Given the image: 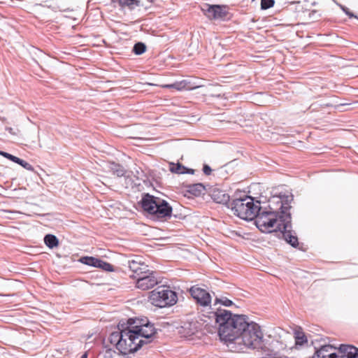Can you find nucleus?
Returning <instances> with one entry per match:
<instances>
[{
  "instance_id": "obj_1",
  "label": "nucleus",
  "mask_w": 358,
  "mask_h": 358,
  "mask_svg": "<svg viewBox=\"0 0 358 358\" xmlns=\"http://www.w3.org/2000/svg\"><path fill=\"white\" fill-rule=\"evenodd\" d=\"M208 317L214 318L218 326V335L222 341L234 343L236 337L234 336L238 328L241 326L243 320L248 319L245 315L233 314L230 310L217 308L209 313Z\"/></svg>"
},
{
  "instance_id": "obj_2",
  "label": "nucleus",
  "mask_w": 358,
  "mask_h": 358,
  "mask_svg": "<svg viewBox=\"0 0 358 358\" xmlns=\"http://www.w3.org/2000/svg\"><path fill=\"white\" fill-rule=\"evenodd\" d=\"M139 204L152 220H167L172 216L173 208L169 203L149 193L142 194Z\"/></svg>"
},
{
  "instance_id": "obj_3",
  "label": "nucleus",
  "mask_w": 358,
  "mask_h": 358,
  "mask_svg": "<svg viewBox=\"0 0 358 358\" xmlns=\"http://www.w3.org/2000/svg\"><path fill=\"white\" fill-rule=\"evenodd\" d=\"M241 326H240L234 336L236 337L237 342L241 343L242 342L244 345L257 348L259 346L263 338V333L261 330L259 325L252 321H250L249 318L243 320Z\"/></svg>"
},
{
  "instance_id": "obj_4",
  "label": "nucleus",
  "mask_w": 358,
  "mask_h": 358,
  "mask_svg": "<svg viewBox=\"0 0 358 358\" xmlns=\"http://www.w3.org/2000/svg\"><path fill=\"white\" fill-rule=\"evenodd\" d=\"M251 196L245 195L243 197L232 199L229 208L234 214L244 220H252L257 216V212L261 210L260 202L256 201Z\"/></svg>"
},
{
  "instance_id": "obj_5",
  "label": "nucleus",
  "mask_w": 358,
  "mask_h": 358,
  "mask_svg": "<svg viewBox=\"0 0 358 358\" xmlns=\"http://www.w3.org/2000/svg\"><path fill=\"white\" fill-rule=\"evenodd\" d=\"M148 298L153 306L159 308L173 306L178 301L177 293L166 285L158 286L150 292Z\"/></svg>"
},
{
  "instance_id": "obj_6",
  "label": "nucleus",
  "mask_w": 358,
  "mask_h": 358,
  "mask_svg": "<svg viewBox=\"0 0 358 358\" xmlns=\"http://www.w3.org/2000/svg\"><path fill=\"white\" fill-rule=\"evenodd\" d=\"M276 237L284 240L287 244L294 248H298L299 242L296 232L292 230V216L286 215L285 218L278 222L276 228L273 230Z\"/></svg>"
},
{
  "instance_id": "obj_7",
  "label": "nucleus",
  "mask_w": 358,
  "mask_h": 358,
  "mask_svg": "<svg viewBox=\"0 0 358 358\" xmlns=\"http://www.w3.org/2000/svg\"><path fill=\"white\" fill-rule=\"evenodd\" d=\"M136 323L134 318H129L126 324V333L127 336L122 338V347L117 348L119 354L122 355H127L133 354L139 350L143 345L144 343L142 341H138V338L131 334V325Z\"/></svg>"
},
{
  "instance_id": "obj_8",
  "label": "nucleus",
  "mask_w": 358,
  "mask_h": 358,
  "mask_svg": "<svg viewBox=\"0 0 358 358\" xmlns=\"http://www.w3.org/2000/svg\"><path fill=\"white\" fill-rule=\"evenodd\" d=\"M293 201V195L280 194L278 196H273L268 200V210L273 211L275 214H278L280 222L286 215L292 216L290 209L292 208L290 203Z\"/></svg>"
},
{
  "instance_id": "obj_9",
  "label": "nucleus",
  "mask_w": 358,
  "mask_h": 358,
  "mask_svg": "<svg viewBox=\"0 0 358 358\" xmlns=\"http://www.w3.org/2000/svg\"><path fill=\"white\" fill-rule=\"evenodd\" d=\"M131 334L142 341L144 345L150 343L156 337L157 329L148 320H141L138 324L131 325Z\"/></svg>"
},
{
  "instance_id": "obj_10",
  "label": "nucleus",
  "mask_w": 358,
  "mask_h": 358,
  "mask_svg": "<svg viewBox=\"0 0 358 358\" xmlns=\"http://www.w3.org/2000/svg\"><path fill=\"white\" fill-rule=\"evenodd\" d=\"M255 224L257 227L263 233H274L271 229L275 224L276 226L280 222L278 214H275L273 211L268 210H260L257 212V216L255 217Z\"/></svg>"
},
{
  "instance_id": "obj_11",
  "label": "nucleus",
  "mask_w": 358,
  "mask_h": 358,
  "mask_svg": "<svg viewBox=\"0 0 358 358\" xmlns=\"http://www.w3.org/2000/svg\"><path fill=\"white\" fill-rule=\"evenodd\" d=\"M189 292L197 305L202 307H210L212 296L206 285H193L189 289Z\"/></svg>"
},
{
  "instance_id": "obj_12",
  "label": "nucleus",
  "mask_w": 358,
  "mask_h": 358,
  "mask_svg": "<svg viewBox=\"0 0 358 358\" xmlns=\"http://www.w3.org/2000/svg\"><path fill=\"white\" fill-rule=\"evenodd\" d=\"M202 10L206 17L210 20L226 21L231 18L226 6L206 4L202 8Z\"/></svg>"
},
{
  "instance_id": "obj_13",
  "label": "nucleus",
  "mask_w": 358,
  "mask_h": 358,
  "mask_svg": "<svg viewBox=\"0 0 358 358\" xmlns=\"http://www.w3.org/2000/svg\"><path fill=\"white\" fill-rule=\"evenodd\" d=\"M157 275V272L148 269L139 276L134 275V278L136 279V287L142 290L154 287L160 282Z\"/></svg>"
},
{
  "instance_id": "obj_14",
  "label": "nucleus",
  "mask_w": 358,
  "mask_h": 358,
  "mask_svg": "<svg viewBox=\"0 0 358 358\" xmlns=\"http://www.w3.org/2000/svg\"><path fill=\"white\" fill-rule=\"evenodd\" d=\"M207 192L214 202L225 205L227 208H229V195L226 193L224 190L220 189L217 185L209 186Z\"/></svg>"
},
{
  "instance_id": "obj_15",
  "label": "nucleus",
  "mask_w": 358,
  "mask_h": 358,
  "mask_svg": "<svg viewBox=\"0 0 358 358\" xmlns=\"http://www.w3.org/2000/svg\"><path fill=\"white\" fill-rule=\"evenodd\" d=\"M119 331H114L110 334L109 336V341L112 344H115L116 349L122 347V341L124 336H127L126 333V324L121 322L118 324Z\"/></svg>"
},
{
  "instance_id": "obj_16",
  "label": "nucleus",
  "mask_w": 358,
  "mask_h": 358,
  "mask_svg": "<svg viewBox=\"0 0 358 358\" xmlns=\"http://www.w3.org/2000/svg\"><path fill=\"white\" fill-rule=\"evenodd\" d=\"M127 264L129 270L132 272L130 276L133 278H134V275L139 276L148 269V266L141 261L129 260Z\"/></svg>"
},
{
  "instance_id": "obj_17",
  "label": "nucleus",
  "mask_w": 358,
  "mask_h": 358,
  "mask_svg": "<svg viewBox=\"0 0 358 358\" xmlns=\"http://www.w3.org/2000/svg\"><path fill=\"white\" fill-rule=\"evenodd\" d=\"M185 187L186 188L187 192L194 195V196H200L204 193L205 191L207 192L208 190L206 186L200 182L194 184H187L185 185Z\"/></svg>"
},
{
  "instance_id": "obj_18",
  "label": "nucleus",
  "mask_w": 358,
  "mask_h": 358,
  "mask_svg": "<svg viewBox=\"0 0 358 358\" xmlns=\"http://www.w3.org/2000/svg\"><path fill=\"white\" fill-rule=\"evenodd\" d=\"M118 3L120 6L128 7L131 10L140 6L147 8V6L141 0H118Z\"/></svg>"
},
{
  "instance_id": "obj_19",
  "label": "nucleus",
  "mask_w": 358,
  "mask_h": 358,
  "mask_svg": "<svg viewBox=\"0 0 358 358\" xmlns=\"http://www.w3.org/2000/svg\"><path fill=\"white\" fill-rule=\"evenodd\" d=\"M78 262L85 265L98 268L101 262V259L92 256H83L78 259Z\"/></svg>"
},
{
  "instance_id": "obj_20",
  "label": "nucleus",
  "mask_w": 358,
  "mask_h": 358,
  "mask_svg": "<svg viewBox=\"0 0 358 358\" xmlns=\"http://www.w3.org/2000/svg\"><path fill=\"white\" fill-rule=\"evenodd\" d=\"M189 82L186 80H182L181 81H176L172 84H169L165 85V87L169 89H175L178 91H182L185 90H189L191 87L189 86Z\"/></svg>"
},
{
  "instance_id": "obj_21",
  "label": "nucleus",
  "mask_w": 358,
  "mask_h": 358,
  "mask_svg": "<svg viewBox=\"0 0 358 358\" xmlns=\"http://www.w3.org/2000/svg\"><path fill=\"white\" fill-rule=\"evenodd\" d=\"M44 243L48 248L53 249L59 245V239L53 234H46L43 238Z\"/></svg>"
},
{
  "instance_id": "obj_22",
  "label": "nucleus",
  "mask_w": 358,
  "mask_h": 358,
  "mask_svg": "<svg viewBox=\"0 0 358 358\" xmlns=\"http://www.w3.org/2000/svg\"><path fill=\"white\" fill-rule=\"evenodd\" d=\"M9 160L20 165L27 171H34V170L33 166L31 165L29 163L13 155H11L10 157H9Z\"/></svg>"
},
{
  "instance_id": "obj_23",
  "label": "nucleus",
  "mask_w": 358,
  "mask_h": 358,
  "mask_svg": "<svg viewBox=\"0 0 358 358\" xmlns=\"http://www.w3.org/2000/svg\"><path fill=\"white\" fill-rule=\"evenodd\" d=\"M109 167L113 173L117 177L124 176L126 173L124 168L120 164L112 162Z\"/></svg>"
},
{
  "instance_id": "obj_24",
  "label": "nucleus",
  "mask_w": 358,
  "mask_h": 358,
  "mask_svg": "<svg viewBox=\"0 0 358 358\" xmlns=\"http://www.w3.org/2000/svg\"><path fill=\"white\" fill-rule=\"evenodd\" d=\"M169 170L171 173L176 174H185V171L187 170V167L182 165L180 163H170L169 164Z\"/></svg>"
},
{
  "instance_id": "obj_25",
  "label": "nucleus",
  "mask_w": 358,
  "mask_h": 358,
  "mask_svg": "<svg viewBox=\"0 0 358 358\" xmlns=\"http://www.w3.org/2000/svg\"><path fill=\"white\" fill-rule=\"evenodd\" d=\"M147 50L146 45L143 42L136 43L132 48V52L136 55H141L145 52Z\"/></svg>"
},
{
  "instance_id": "obj_26",
  "label": "nucleus",
  "mask_w": 358,
  "mask_h": 358,
  "mask_svg": "<svg viewBox=\"0 0 358 358\" xmlns=\"http://www.w3.org/2000/svg\"><path fill=\"white\" fill-rule=\"evenodd\" d=\"M308 342L306 336L302 331L295 332V344L296 345H303Z\"/></svg>"
},
{
  "instance_id": "obj_27",
  "label": "nucleus",
  "mask_w": 358,
  "mask_h": 358,
  "mask_svg": "<svg viewBox=\"0 0 358 358\" xmlns=\"http://www.w3.org/2000/svg\"><path fill=\"white\" fill-rule=\"evenodd\" d=\"M355 348L353 345L341 344L338 348V355H348L350 351H355Z\"/></svg>"
},
{
  "instance_id": "obj_28",
  "label": "nucleus",
  "mask_w": 358,
  "mask_h": 358,
  "mask_svg": "<svg viewBox=\"0 0 358 358\" xmlns=\"http://www.w3.org/2000/svg\"><path fill=\"white\" fill-rule=\"evenodd\" d=\"M218 303L222 304L226 307H230L234 304V303L231 300L227 299L225 296H221L219 298L216 297L215 299L214 306H215L216 304H218Z\"/></svg>"
},
{
  "instance_id": "obj_29",
  "label": "nucleus",
  "mask_w": 358,
  "mask_h": 358,
  "mask_svg": "<svg viewBox=\"0 0 358 358\" xmlns=\"http://www.w3.org/2000/svg\"><path fill=\"white\" fill-rule=\"evenodd\" d=\"M98 268H101L103 271L112 272L114 271V266L111 264L104 262L102 259H101L99 266Z\"/></svg>"
},
{
  "instance_id": "obj_30",
  "label": "nucleus",
  "mask_w": 358,
  "mask_h": 358,
  "mask_svg": "<svg viewBox=\"0 0 358 358\" xmlns=\"http://www.w3.org/2000/svg\"><path fill=\"white\" fill-rule=\"evenodd\" d=\"M275 4V0H261L260 8L262 10H267Z\"/></svg>"
},
{
  "instance_id": "obj_31",
  "label": "nucleus",
  "mask_w": 358,
  "mask_h": 358,
  "mask_svg": "<svg viewBox=\"0 0 358 358\" xmlns=\"http://www.w3.org/2000/svg\"><path fill=\"white\" fill-rule=\"evenodd\" d=\"M340 358H358V348L355 351H350L348 355H341Z\"/></svg>"
},
{
  "instance_id": "obj_32",
  "label": "nucleus",
  "mask_w": 358,
  "mask_h": 358,
  "mask_svg": "<svg viewBox=\"0 0 358 358\" xmlns=\"http://www.w3.org/2000/svg\"><path fill=\"white\" fill-rule=\"evenodd\" d=\"M116 351L114 350H112L110 348H108L104 352V358H114V355L116 354Z\"/></svg>"
},
{
  "instance_id": "obj_33",
  "label": "nucleus",
  "mask_w": 358,
  "mask_h": 358,
  "mask_svg": "<svg viewBox=\"0 0 358 358\" xmlns=\"http://www.w3.org/2000/svg\"><path fill=\"white\" fill-rule=\"evenodd\" d=\"M340 7L342 9V10L348 15L349 16V17L352 18V17H355V18H357V16H356L354 13H352V12L350 11V10L344 6H342V5H340Z\"/></svg>"
},
{
  "instance_id": "obj_34",
  "label": "nucleus",
  "mask_w": 358,
  "mask_h": 358,
  "mask_svg": "<svg viewBox=\"0 0 358 358\" xmlns=\"http://www.w3.org/2000/svg\"><path fill=\"white\" fill-rule=\"evenodd\" d=\"M264 358H287V356H281L278 352L266 354Z\"/></svg>"
},
{
  "instance_id": "obj_35",
  "label": "nucleus",
  "mask_w": 358,
  "mask_h": 358,
  "mask_svg": "<svg viewBox=\"0 0 358 358\" xmlns=\"http://www.w3.org/2000/svg\"><path fill=\"white\" fill-rule=\"evenodd\" d=\"M202 170H203V173L206 176L210 175V173L212 172V169L210 168V166L206 164H203Z\"/></svg>"
},
{
  "instance_id": "obj_36",
  "label": "nucleus",
  "mask_w": 358,
  "mask_h": 358,
  "mask_svg": "<svg viewBox=\"0 0 358 358\" xmlns=\"http://www.w3.org/2000/svg\"><path fill=\"white\" fill-rule=\"evenodd\" d=\"M322 106H325L327 107L329 106V105L327 103L322 105V104H320L318 103H313V104L310 105V109H311L312 110H317L318 108V107Z\"/></svg>"
},
{
  "instance_id": "obj_37",
  "label": "nucleus",
  "mask_w": 358,
  "mask_h": 358,
  "mask_svg": "<svg viewBox=\"0 0 358 358\" xmlns=\"http://www.w3.org/2000/svg\"><path fill=\"white\" fill-rule=\"evenodd\" d=\"M6 131H8L11 135L16 136L17 133L15 132L12 127H6Z\"/></svg>"
},
{
  "instance_id": "obj_38",
  "label": "nucleus",
  "mask_w": 358,
  "mask_h": 358,
  "mask_svg": "<svg viewBox=\"0 0 358 358\" xmlns=\"http://www.w3.org/2000/svg\"><path fill=\"white\" fill-rule=\"evenodd\" d=\"M0 155L3 156V157L9 159V157H10L11 154L0 150Z\"/></svg>"
},
{
  "instance_id": "obj_39",
  "label": "nucleus",
  "mask_w": 358,
  "mask_h": 358,
  "mask_svg": "<svg viewBox=\"0 0 358 358\" xmlns=\"http://www.w3.org/2000/svg\"><path fill=\"white\" fill-rule=\"evenodd\" d=\"M185 173H188V174H194L196 170L194 169H189L187 167V170H185Z\"/></svg>"
},
{
  "instance_id": "obj_40",
  "label": "nucleus",
  "mask_w": 358,
  "mask_h": 358,
  "mask_svg": "<svg viewBox=\"0 0 358 358\" xmlns=\"http://www.w3.org/2000/svg\"><path fill=\"white\" fill-rule=\"evenodd\" d=\"M88 357V355H87V352H85L82 355L81 357L80 358H87Z\"/></svg>"
},
{
  "instance_id": "obj_41",
  "label": "nucleus",
  "mask_w": 358,
  "mask_h": 358,
  "mask_svg": "<svg viewBox=\"0 0 358 358\" xmlns=\"http://www.w3.org/2000/svg\"><path fill=\"white\" fill-rule=\"evenodd\" d=\"M291 3H300V0H293L292 1H290Z\"/></svg>"
},
{
  "instance_id": "obj_42",
  "label": "nucleus",
  "mask_w": 358,
  "mask_h": 358,
  "mask_svg": "<svg viewBox=\"0 0 358 358\" xmlns=\"http://www.w3.org/2000/svg\"><path fill=\"white\" fill-rule=\"evenodd\" d=\"M153 1H154V0H146V1H147L148 3H153Z\"/></svg>"
},
{
  "instance_id": "obj_43",
  "label": "nucleus",
  "mask_w": 358,
  "mask_h": 358,
  "mask_svg": "<svg viewBox=\"0 0 358 358\" xmlns=\"http://www.w3.org/2000/svg\"><path fill=\"white\" fill-rule=\"evenodd\" d=\"M113 2H115V0H112Z\"/></svg>"
},
{
  "instance_id": "obj_44",
  "label": "nucleus",
  "mask_w": 358,
  "mask_h": 358,
  "mask_svg": "<svg viewBox=\"0 0 358 358\" xmlns=\"http://www.w3.org/2000/svg\"><path fill=\"white\" fill-rule=\"evenodd\" d=\"M357 20H358V17H357Z\"/></svg>"
}]
</instances>
